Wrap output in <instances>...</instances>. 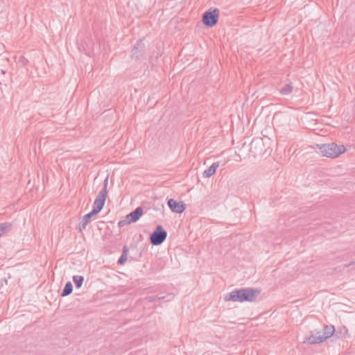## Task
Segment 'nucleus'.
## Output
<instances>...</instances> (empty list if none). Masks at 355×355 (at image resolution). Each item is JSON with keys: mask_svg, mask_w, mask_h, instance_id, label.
<instances>
[{"mask_svg": "<svg viewBox=\"0 0 355 355\" xmlns=\"http://www.w3.org/2000/svg\"><path fill=\"white\" fill-rule=\"evenodd\" d=\"M260 293V290L253 288H243L240 289H235L231 291L228 296L226 295L225 297V301L239 302H252L256 301Z\"/></svg>", "mask_w": 355, "mask_h": 355, "instance_id": "nucleus-1", "label": "nucleus"}, {"mask_svg": "<svg viewBox=\"0 0 355 355\" xmlns=\"http://www.w3.org/2000/svg\"><path fill=\"white\" fill-rule=\"evenodd\" d=\"M312 148L319 149L318 153H321L322 156L327 157L335 158L340 155L344 153L346 148L343 145H337L335 143L324 144H312Z\"/></svg>", "mask_w": 355, "mask_h": 355, "instance_id": "nucleus-2", "label": "nucleus"}, {"mask_svg": "<svg viewBox=\"0 0 355 355\" xmlns=\"http://www.w3.org/2000/svg\"><path fill=\"white\" fill-rule=\"evenodd\" d=\"M250 151L254 157H261L269 155L271 150L269 146H266L263 138L257 137L251 141Z\"/></svg>", "mask_w": 355, "mask_h": 355, "instance_id": "nucleus-3", "label": "nucleus"}, {"mask_svg": "<svg viewBox=\"0 0 355 355\" xmlns=\"http://www.w3.org/2000/svg\"><path fill=\"white\" fill-rule=\"evenodd\" d=\"M166 231L159 225L150 236V243L153 245H159L166 240Z\"/></svg>", "mask_w": 355, "mask_h": 355, "instance_id": "nucleus-4", "label": "nucleus"}, {"mask_svg": "<svg viewBox=\"0 0 355 355\" xmlns=\"http://www.w3.org/2000/svg\"><path fill=\"white\" fill-rule=\"evenodd\" d=\"M219 10L218 8L209 9L202 15V22L207 27L214 26L218 20Z\"/></svg>", "mask_w": 355, "mask_h": 355, "instance_id": "nucleus-5", "label": "nucleus"}, {"mask_svg": "<svg viewBox=\"0 0 355 355\" xmlns=\"http://www.w3.org/2000/svg\"><path fill=\"white\" fill-rule=\"evenodd\" d=\"M145 44L142 42L141 40L137 41V43L134 45L132 53L131 58L132 59H135L136 60L142 58L143 55L145 52Z\"/></svg>", "mask_w": 355, "mask_h": 355, "instance_id": "nucleus-6", "label": "nucleus"}, {"mask_svg": "<svg viewBox=\"0 0 355 355\" xmlns=\"http://www.w3.org/2000/svg\"><path fill=\"white\" fill-rule=\"evenodd\" d=\"M107 195L98 193L96 199L94 200L92 211L98 214L103 208Z\"/></svg>", "mask_w": 355, "mask_h": 355, "instance_id": "nucleus-7", "label": "nucleus"}, {"mask_svg": "<svg viewBox=\"0 0 355 355\" xmlns=\"http://www.w3.org/2000/svg\"><path fill=\"white\" fill-rule=\"evenodd\" d=\"M167 205L174 213L181 214L186 209V205L184 202H177L173 198L168 200Z\"/></svg>", "mask_w": 355, "mask_h": 355, "instance_id": "nucleus-8", "label": "nucleus"}, {"mask_svg": "<svg viewBox=\"0 0 355 355\" xmlns=\"http://www.w3.org/2000/svg\"><path fill=\"white\" fill-rule=\"evenodd\" d=\"M143 213V208L141 207H137L134 211L126 216L125 223L130 224L137 222L142 216Z\"/></svg>", "mask_w": 355, "mask_h": 355, "instance_id": "nucleus-9", "label": "nucleus"}, {"mask_svg": "<svg viewBox=\"0 0 355 355\" xmlns=\"http://www.w3.org/2000/svg\"><path fill=\"white\" fill-rule=\"evenodd\" d=\"M334 333L336 334V329L333 325H325L322 329V337H317L315 341L324 342L326 339L331 337Z\"/></svg>", "mask_w": 355, "mask_h": 355, "instance_id": "nucleus-10", "label": "nucleus"}, {"mask_svg": "<svg viewBox=\"0 0 355 355\" xmlns=\"http://www.w3.org/2000/svg\"><path fill=\"white\" fill-rule=\"evenodd\" d=\"M96 215L97 214L95 212L94 213L92 210L89 213L85 214L80 223V231L85 230L89 223L90 218Z\"/></svg>", "mask_w": 355, "mask_h": 355, "instance_id": "nucleus-11", "label": "nucleus"}, {"mask_svg": "<svg viewBox=\"0 0 355 355\" xmlns=\"http://www.w3.org/2000/svg\"><path fill=\"white\" fill-rule=\"evenodd\" d=\"M219 166V162H214L207 169L205 170L203 172V176L205 178H209L213 175Z\"/></svg>", "mask_w": 355, "mask_h": 355, "instance_id": "nucleus-12", "label": "nucleus"}, {"mask_svg": "<svg viewBox=\"0 0 355 355\" xmlns=\"http://www.w3.org/2000/svg\"><path fill=\"white\" fill-rule=\"evenodd\" d=\"M128 250L129 249L127 245L123 247L122 254L117 261L119 265H123L127 261Z\"/></svg>", "mask_w": 355, "mask_h": 355, "instance_id": "nucleus-13", "label": "nucleus"}, {"mask_svg": "<svg viewBox=\"0 0 355 355\" xmlns=\"http://www.w3.org/2000/svg\"><path fill=\"white\" fill-rule=\"evenodd\" d=\"M73 291V285L70 282H68L64 285L62 293L61 296L64 297L70 295Z\"/></svg>", "mask_w": 355, "mask_h": 355, "instance_id": "nucleus-14", "label": "nucleus"}, {"mask_svg": "<svg viewBox=\"0 0 355 355\" xmlns=\"http://www.w3.org/2000/svg\"><path fill=\"white\" fill-rule=\"evenodd\" d=\"M348 334V329L346 327L343 326L336 330V336L338 338H345Z\"/></svg>", "mask_w": 355, "mask_h": 355, "instance_id": "nucleus-15", "label": "nucleus"}, {"mask_svg": "<svg viewBox=\"0 0 355 355\" xmlns=\"http://www.w3.org/2000/svg\"><path fill=\"white\" fill-rule=\"evenodd\" d=\"M293 91L291 83L286 84L281 89L280 94L282 95H288Z\"/></svg>", "mask_w": 355, "mask_h": 355, "instance_id": "nucleus-16", "label": "nucleus"}, {"mask_svg": "<svg viewBox=\"0 0 355 355\" xmlns=\"http://www.w3.org/2000/svg\"><path fill=\"white\" fill-rule=\"evenodd\" d=\"M73 281L76 288H79L82 286L84 282V277L80 275H74L73 277Z\"/></svg>", "mask_w": 355, "mask_h": 355, "instance_id": "nucleus-17", "label": "nucleus"}, {"mask_svg": "<svg viewBox=\"0 0 355 355\" xmlns=\"http://www.w3.org/2000/svg\"><path fill=\"white\" fill-rule=\"evenodd\" d=\"M157 296V300H162L166 299V301L169 302L171 301L173 299L174 295L172 293H168L166 295H162L161 294H159Z\"/></svg>", "mask_w": 355, "mask_h": 355, "instance_id": "nucleus-18", "label": "nucleus"}, {"mask_svg": "<svg viewBox=\"0 0 355 355\" xmlns=\"http://www.w3.org/2000/svg\"><path fill=\"white\" fill-rule=\"evenodd\" d=\"M103 187L98 193L107 195L108 176L103 181Z\"/></svg>", "mask_w": 355, "mask_h": 355, "instance_id": "nucleus-19", "label": "nucleus"}, {"mask_svg": "<svg viewBox=\"0 0 355 355\" xmlns=\"http://www.w3.org/2000/svg\"><path fill=\"white\" fill-rule=\"evenodd\" d=\"M322 331H315L314 334H312V338H313L312 344L321 343L322 342L315 341V338H317V337H322Z\"/></svg>", "mask_w": 355, "mask_h": 355, "instance_id": "nucleus-20", "label": "nucleus"}, {"mask_svg": "<svg viewBox=\"0 0 355 355\" xmlns=\"http://www.w3.org/2000/svg\"><path fill=\"white\" fill-rule=\"evenodd\" d=\"M8 225L5 223H0V236L6 232Z\"/></svg>", "mask_w": 355, "mask_h": 355, "instance_id": "nucleus-21", "label": "nucleus"}, {"mask_svg": "<svg viewBox=\"0 0 355 355\" xmlns=\"http://www.w3.org/2000/svg\"><path fill=\"white\" fill-rule=\"evenodd\" d=\"M146 300L149 302H154L157 300V296H148V297H146Z\"/></svg>", "mask_w": 355, "mask_h": 355, "instance_id": "nucleus-22", "label": "nucleus"}, {"mask_svg": "<svg viewBox=\"0 0 355 355\" xmlns=\"http://www.w3.org/2000/svg\"><path fill=\"white\" fill-rule=\"evenodd\" d=\"M124 224H126V223H125V220H121V221H119V223H118V225H119V227H122Z\"/></svg>", "mask_w": 355, "mask_h": 355, "instance_id": "nucleus-23", "label": "nucleus"}, {"mask_svg": "<svg viewBox=\"0 0 355 355\" xmlns=\"http://www.w3.org/2000/svg\"><path fill=\"white\" fill-rule=\"evenodd\" d=\"M354 263H355V262H354V261H352L351 263H348V264H345V265H344V268H348V267H349V266H353Z\"/></svg>", "mask_w": 355, "mask_h": 355, "instance_id": "nucleus-24", "label": "nucleus"}, {"mask_svg": "<svg viewBox=\"0 0 355 355\" xmlns=\"http://www.w3.org/2000/svg\"><path fill=\"white\" fill-rule=\"evenodd\" d=\"M306 341H307L308 343H309V340H311V336H309V337H306Z\"/></svg>", "mask_w": 355, "mask_h": 355, "instance_id": "nucleus-25", "label": "nucleus"}]
</instances>
